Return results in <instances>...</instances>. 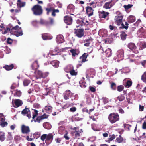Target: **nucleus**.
<instances>
[{
  "label": "nucleus",
  "instance_id": "nucleus-9",
  "mask_svg": "<svg viewBox=\"0 0 146 146\" xmlns=\"http://www.w3.org/2000/svg\"><path fill=\"white\" fill-rule=\"evenodd\" d=\"M21 132L23 134H28L30 132V129L28 126L23 124L21 126Z\"/></svg>",
  "mask_w": 146,
  "mask_h": 146
},
{
  "label": "nucleus",
  "instance_id": "nucleus-37",
  "mask_svg": "<svg viewBox=\"0 0 146 146\" xmlns=\"http://www.w3.org/2000/svg\"><path fill=\"white\" fill-rule=\"evenodd\" d=\"M141 80L144 83H146V71L142 75Z\"/></svg>",
  "mask_w": 146,
  "mask_h": 146
},
{
  "label": "nucleus",
  "instance_id": "nucleus-14",
  "mask_svg": "<svg viewBox=\"0 0 146 146\" xmlns=\"http://www.w3.org/2000/svg\"><path fill=\"white\" fill-rule=\"evenodd\" d=\"M48 115L46 114H44L43 115L41 116L37 117L36 119H35L34 120L35 122L40 123L42 120L44 119H46L48 118Z\"/></svg>",
  "mask_w": 146,
  "mask_h": 146
},
{
  "label": "nucleus",
  "instance_id": "nucleus-11",
  "mask_svg": "<svg viewBox=\"0 0 146 146\" xmlns=\"http://www.w3.org/2000/svg\"><path fill=\"white\" fill-rule=\"evenodd\" d=\"M72 94L69 90H66L63 94L64 99L67 100L72 96Z\"/></svg>",
  "mask_w": 146,
  "mask_h": 146
},
{
  "label": "nucleus",
  "instance_id": "nucleus-44",
  "mask_svg": "<svg viewBox=\"0 0 146 146\" xmlns=\"http://www.w3.org/2000/svg\"><path fill=\"white\" fill-rule=\"evenodd\" d=\"M23 34V33L22 32V30H19V32L17 31L16 33L15 34V35L17 36L18 37L19 36H21Z\"/></svg>",
  "mask_w": 146,
  "mask_h": 146
},
{
  "label": "nucleus",
  "instance_id": "nucleus-50",
  "mask_svg": "<svg viewBox=\"0 0 146 146\" xmlns=\"http://www.w3.org/2000/svg\"><path fill=\"white\" fill-rule=\"evenodd\" d=\"M5 120L4 115L2 113H0V121L3 122Z\"/></svg>",
  "mask_w": 146,
  "mask_h": 146
},
{
  "label": "nucleus",
  "instance_id": "nucleus-47",
  "mask_svg": "<svg viewBox=\"0 0 146 146\" xmlns=\"http://www.w3.org/2000/svg\"><path fill=\"white\" fill-rule=\"evenodd\" d=\"M77 22L78 23H79L80 25H79V26H82L83 25H86V23L84 22L83 21H80L79 20H77Z\"/></svg>",
  "mask_w": 146,
  "mask_h": 146
},
{
  "label": "nucleus",
  "instance_id": "nucleus-34",
  "mask_svg": "<svg viewBox=\"0 0 146 146\" xmlns=\"http://www.w3.org/2000/svg\"><path fill=\"white\" fill-rule=\"evenodd\" d=\"M49 34L47 33H45L42 34V37L44 40H47L49 39Z\"/></svg>",
  "mask_w": 146,
  "mask_h": 146
},
{
  "label": "nucleus",
  "instance_id": "nucleus-31",
  "mask_svg": "<svg viewBox=\"0 0 146 146\" xmlns=\"http://www.w3.org/2000/svg\"><path fill=\"white\" fill-rule=\"evenodd\" d=\"M50 64L52 65L55 68L58 67L59 66L58 62L56 60L52 61L50 62Z\"/></svg>",
  "mask_w": 146,
  "mask_h": 146
},
{
  "label": "nucleus",
  "instance_id": "nucleus-57",
  "mask_svg": "<svg viewBox=\"0 0 146 146\" xmlns=\"http://www.w3.org/2000/svg\"><path fill=\"white\" fill-rule=\"evenodd\" d=\"M16 92L15 94L16 96H17L19 97L21 96V92L20 90H18L17 89L16 90Z\"/></svg>",
  "mask_w": 146,
  "mask_h": 146
},
{
  "label": "nucleus",
  "instance_id": "nucleus-55",
  "mask_svg": "<svg viewBox=\"0 0 146 146\" xmlns=\"http://www.w3.org/2000/svg\"><path fill=\"white\" fill-rule=\"evenodd\" d=\"M5 27V25L3 24H1L0 25V31L3 32Z\"/></svg>",
  "mask_w": 146,
  "mask_h": 146
},
{
  "label": "nucleus",
  "instance_id": "nucleus-53",
  "mask_svg": "<svg viewBox=\"0 0 146 146\" xmlns=\"http://www.w3.org/2000/svg\"><path fill=\"white\" fill-rule=\"evenodd\" d=\"M111 88L112 90H115L116 89V84L114 82H112L111 84Z\"/></svg>",
  "mask_w": 146,
  "mask_h": 146
},
{
  "label": "nucleus",
  "instance_id": "nucleus-45",
  "mask_svg": "<svg viewBox=\"0 0 146 146\" xmlns=\"http://www.w3.org/2000/svg\"><path fill=\"white\" fill-rule=\"evenodd\" d=\"M40 23L41 24L43 25L46 26H48V21L41 19L40 21Z\"/></svg>",
  "mask_w": 146,
  "mask_h": 146
},
{
  "label": "nucleus",
  "instance_id": "nucleus-51",
  "mask_svg": "<svg viewBox=\"0 0 146 146\" xmlns=\"http://www.w3.org/2000/svg\"><path fill=\"white\" fill-rule=\"evenodd\" d=\"M133 6V5L131 4H128L127 5H124V7L126 10H127L131 8Z\"/></svg>",
  "mask_w": 146,
  "mask_h": 146
},
{
  "label": "nucleus",
  "instance_id": "nucleus-43",
  "mask_svg": "<svg viewBox=\"0 0 146 146\" xmlns=\"http://www.w3.org/2000/svg\"><path fill=\"white\" fill-rule=\"evenodd\" d=\"M116 141L119 143H121L123 141V138L120 135L118 137L116 138Z\"/></svg>",
  "mask_w": 146,
  "mask_h": 146
},
{
  "label": "nucleus",
  "instance_id": "nucleus-15",
  "mask_svg": "<svg viewBox=\"0 0 146 146\" xmlns=\"http://www.w3.org/2000/svg\"><path fill=\"white\" fill-rule=\"evenodd\" d=\"M23 102L20 99H15L14 100V104L13 105L15 108H17L22 105Z\"/></svg>",
  "mask_w": 146,
  "mask_h": 146
},
{
  "label": "nucleus",
  "instance_id": "nucleus-17",
  "mask_svg": "<svg viewBox=\"0 0 146 146\" xmlns=\"http://www.w3.org/2000/svg\"><path fill=\"white\" fill-rule=\"evenodd\" d=\"M94 10L90 6H87L86 7V13L88 17L91 16L93 14Z\"/></svg>",
  "mask_w": 146,
  "mask_h": 146
},
{
  "label": "nucleus",
  "instance_id": "nucleus-60",
  "mask_svg": "<svg viewBox=\"0 0 146 146\" xmlns=\"http://www.w3.org/2000/svg\"><path fill=\"white\" fill-rule=\"evenodd\" d=\"M47 137V134H44L41 137V139L42 141H44L45 139H46Z\"/></svg>",
  "mask_w": 146,
  "mask_h": 146
},
{
  "label": "nucleus",
  "instance_id": "nucleus-23",
  "mask_svg": "<svg viewBox=\"0 0 146 146\" xmlns=\"http://www.w3.org/2000/svg\"><path fill=\"white\" fill-rule=\"evenodd\" d=\"M73 68V67L72 65H68L64 68V70L66 72L68 73L70 72Z\"/></svg>",
  "mask_w": 146,
  "mask_h": 146
},
{
  "label": "nucleus",
  "instance_id": "nucleus-4",
  "mask_svg": "<svg viewBox=\"0 0 146 146\" xmlns=\"http://www.w3.org/2000/svg\"><path fill=\"white\" fill-rule=\"evenodd\" d=\"M35 77L37 79H41V78H45L48 77L49 74V72H46L43 73L42 71L40 70H36L35 72Z\"/></svg>",
  "mask_w": 146,
  "mask_h": 146
},
{
  "label": "nucleus",
  "instance_id": "nucleus-56",
  "mask_svg": "<svg viewBox=\"0 0 146 146\" xmlns=\"http://www.w3.org/2000/svg\"><path fill=\"white\" fill-rule=\"evenodd\" d=\"M33 107L35 108H39L40 107V106L37 103H35L33 104Z\"/></svg>",
  "mask_w": 146,
  "mask_h": 146
},
{
  "label": "nucleus",
  "instance_id": "nucleus-22",
  "mask_svg": "<svg viewBox=\"0 0 146 146\" xmlns=\"http://www.w3.org/2000/svg\"><path fill=\"white\" fill-rule=\"evenodd\" d=\"M14 67V65L13 64H11L9 65H5L3 67V68L9 71L11 70Z\"/></svg>",
  "mask_w": 146,
  "mask_h": 146
},
{
  "label": "nucleus",
  "instance_id": "nucleus-52",
  "mask_svg": "<svg viewBox=\"0 0 146 146\" xmlns=\"http://www.w3.org/2000/svg\"><path fill=\"white\" fill-rule=\"evenodd\" d=\"M40 133L39 132H36L34 133L33 134V136L34 138L37 139L40 137Z\"/></svg>",
  "mask_w": 146,
  "mask_h": 146
},
{
  "label": "nucleus",
  "instance_id": "nucleus-30",
  "mask_svg": "<svg viewBox=\"0 0 146 146\" xmlns=\"http://www.w3.org/2000/svg\"><path fill=\"white\" fill-rule=\"evenodd\" d=\"M70 52L72 53V57H74L76 55H78V53L77 52V51L76 49H71L70 50Z\"/></svg>",
  "mask_w": 146,
  "mask_h": 146
},
{
  "label": "nucleus",
  "instance_id": "nucleus-24",
  "mask_svg": "<svg viewBox=\"0 0 146 146\" xmlns=\"http://www.w3.org/2000/svg\"><path fill=\"white\" fill-rule=\"evenodd\" d=\"M128 22L129 23L134 22L135 20V18L134 16H130L127 19Z\"/></svg>",
  "mask_w": 146,
  "mask_h": 146
},
{
  "label": "nucleus",
  "instance_id": "nucleus-3",
  "mask_svg": "<svg viewBox=\"0 0 146 146\" xmlns=\"http://www.w3.org/2000/svg\"><path fill=\"white\" fill-rule=\"evenodd\" d=\"M34 14L36 15H40L43 13V9L42 6L38 5L34 6L31 9Z\"/></svg>",
  "mask_w": 146,
  "mask_h": 146
},
{
  "label": "nucleus",
  "instance_id": "nucleus-16",
  "mask_svg": "<svg viewBox=\"0 0 146 146\" xmlns=\"http://www.w3.org/2000/svg\"><path fill=\"white\" fill-rule=\"evenodd\" d=\"M113 1L112 0H111L109 2L105 3L103 6V7L106 9H110L114 5V4L112 3Z\"/></svg>",
  "mask_w": 146,
  "mask_h": 146
},
{
  "label": "nucleus",
  "instance_id": "nucleus-64",
  "mask_svg": "<svg viewBox=\"0 0 146 146\" xmlns=\"http://www.w3.org/2000/svg\"><path fill=\"white\" fill-rule=\"evenodd\" d=\"M76 110V109L75 107H73L70 108V112H74Z\"/></svg>",
  "mask_w": 146,
  "mask_h": 146
},
{
  "label": "nucleus",
  "instance_id": "nucleus-38",
  "mask_svg": "<svg viewBox=\"0 0 146 146\" xmlns=\"http://www.w3.org/2000/svg\"><path fill=\"white\" fill-rule=\"evenodd\" d=\"M59 12V10H58V9H56L54 8L52 13L51 15L52 16L55 17L56 16V13H58Z\"/></svg>",
  "mask_w": 146,
  "mask_h": 146
},
{
  "label": "nucleus",
  "instance_id": "nucleus-46",
  "mask_svg": "<svg viewBox=\"0 0 146 146\" xmlns=\"http://www.w3.org/2000/svg\"><path fill=\"white\" fill-rule=\"evenodd\" d=\"M10 28L7 26L6 27V28L5 27L3 31L2 32V33L3 34H6L9 31H10Z\"/></svg>",
  "mask_w": 146,
  "mask_h": 146
},
{
  "label": "nucleus",
  "instance_id": "nucleus-58",
  "mask_svg": "<svg viewBox=\"0 0 146 146\" xmlns=\"http://www.w3.org/2000/svg\"><path fill=\"white\" fill-rule=\"evenodd\" d=\"M89 88L90 91L92 92H94L96 91V88L93 86H90Z\"/></svg>",
  "mask_w": 146,
  "mask_h": 146
},
{
  "label": "nucleus",
  "instance_id": "nucleus-27",
  "mask_svg": "<svg viewBox=\"0 0 146 146\" xmlns=\"http://www.w3.org/2000/svg\"><path fill=\"white\" fill-rule=\"evenodd\" d=\"M43 126L44 128L48 129H50L51 128V125L48 122L44 123Z\"/></svg>",
  "mask_w": 146,
  "mask_h": 146
},
{
  "label": "nucleus",
  "instance_id": "nucleus-33",
  "mask_svg": "<svg viewBox=\"0 0 146 146\" xmlns=\"http://www.w3.org/2000/svg\"><path fill=\"white\" fill-rule=\"evenodd\" d=\"M53 135L52 133H49L47 135L46 140L52 141L53 139Z\"/></svg>",
  "mask_w": 146,
  "mask_h": 146
},
{
  "label": "nucleus",
  "instance_id": "nucleus-20",
  "mask_svg": "<svg viewBox=\"0 0 146 146\" xmlns=\"http://www.w3.org/2000/svg\"><path fill=\"white\" fill-rule=\"evenodd\" d=\"M54 7L51 6L50 4H48L47 7L45 8V9L46 11V14L48 15L50 12H52Z\"/></svg>",
  "mask_w": 146,
  "mask_h": 146
},
{
  "label": "nucleus",
  "instance_id": "nucleus-13",
  "mask_svg": "<svg viewBox=\"0 0 146 146\" xmlns=\"http://www.w3.org/2000/svg\"><path fill=\"white\" fill-rule=\"evenodd\" d=\"M124 52L123 50L120 49L118 50L117 53V58L120 60H122L124 57Z\"/></svg>",
  "mask_w": 146,
  "mask_h": 146
},
{
  "label": "nucleus",
  "instance_id": "nucleus-39",
  "mask_svg": "<svg viewBox=\"0 0 146 146\" xmlns=\"http://www.w3.org/2000/svg\"><path fill=\"white\" fill-rule=\"evenodd\" d=\"M132 82L131 80H127L126 82L125 86L126 88H129L132 85Z\"/></svg>",
  "mask_w": 146,
  "mask_h": 146
},
{
  "label": "nucleus",
  "instance_id": "nucleus-61",
  "mask_svg": "<svg viewBox=\"0 0 146 146\" xmlns=\"http://www.w3.org/2000/svg\"><path fill=\"white\" fill-rule=\"evenodd\" d=\"M141 63L142 65L144 67H146V60H143L141 62Z\"/></svg>",
  "mask_w": 146,
  "mask_h": 146
},
{
  "label": "nucleus",
  "instance_id": "nucleus-54",
  "mask_svg": "<svg viewBox=\"0 0 146 146\" xmlns=\"http://www.w3.org/2000/svg\"><path fill=\"white\" fill-rule=\"evenodd\" d=\"M70 74L72 76H76L77 75V72H75L74 68L70 72Z\"/></svg>",
  "mask_w": 146,
  "mask_h": 146
},
{
  "label": "nucleus",
  "instance_id": "nucleus-18",
  "mask_svg": "<svg viewBox=\"0 0 146 146\" xmlns=\"http://www.w3.org/2000/svg\"><path fill=\"white\" fill-rule=\"evenodd\" d=\"M127 47L131 50L133 51L137 48L135 44L133 42H130L127 44Z\"/></svg>",
  "mask_w": 146,
  "mask_h": 146
},
{
  "label": "nucleus",
  "instance_id": "nucleus-2",
  "mask_svg": "<svg viewBox=\"0 0 146 146\" xmlns=\"http://www.w3.org/2000/svg\"><path fill=\"white\" fill-rule=\"evenodd\" d=\"M116 13L117 15L115 17V23L118 26L121 25L122 24H123V15L119 11H117Z\"/></svg>",
  "mask_w": 146,
  "mask_h": 146
},
{
  "label": "nucleus",
  "instance_id": "nucleus-5",
  "mask_svg": "<svg viewBox=\"0 0 146 146\" xmlns=\"http://www.w3.org/2000/svg\"><path fill=\"white\" fill-rule=\"evenodd\" d=\"M99 18L100 19H106V20L109 19V15L110 13L108 12H106L103 10L100 11L98 12Z\"/></svg>",
  "mask_w": 146,
  "mask_h": 146
},
{
  "label": "nucleus",
  "instance_id": "nucleus-7",
  "mask_svg": "<svg viewBox=\"0 0 146 146\" xmlns=\"http://www.w3.org/2000/svg\"><path fill=\"white\" fill-rule=\"evenodd\" d=\"M72 131L71 133L72 135L75 136L76 138L79 137L80 136V133H81L79 130V128L78 127H74L72 129Z\"/></svg>",
  "mask_w": 146,
  "mask_h": 146
},
{
  "label": "nucleus",
  "instance_id": "nucleus-21",
  "mask_svg": "<svg viewBox=\"0 0 146 146\" xmlns=\"http://www.w3.org/2000/svg\"><path fill=\"white\" fill-rule=\"evenodd\" d=\"M39 66V65L38 61L35 60L31 65L32 69L33 70H36L38 68Z\"/></svg>",
  "mask_w": 146,
  "mask_h": 146
},
{
  "label": "nucleus",
  "instance_id": "nucleus-1",
  "mask_svg": "<svg viewBox=\"0 0 146 146\" xmlns=\"http://www.w3.org/2000/svg\"><path fill=\"white\" fill-rule=\"evenodd\" d=\"M108 119L111 124H114L119 121L120 117L118 113H112L109 115Z\"/></svg>",
  "mask_w": 146,
  "mask_h": 146
},
{
  "label": "nucleus",
  "instance_id": "nucleus-12",
  "mask_svg": "<svg viewBox=\"0 0 146 146\" xmlns=\"http://www.w3.org/2000/svg\"><path fill=\"white\" fill-rule=\"evenodd\" d=\"M64 20L65 23L68 25H71L72 22V19L71 17L66 16L64 17Z\"/></svg>",
  "mask_w": 146,
  "mask_h": 146
},
{
  "label": "nucleus",
  "instance_id": "nucleus-40",
  "mask_svg": "<svg viewBox=\"0 0 146 146\" xmlns=\"http://www.w3.org/2000/svg\"><path fill=\"white\" fill-rule=\"evenodd\" d=\"M117 99L119 101L121 102L125 100V97L123 94H121L117 97Z\"/></svg>",
  "mask_w": 146,
  "mask_h": 146
},
{
  "label": "nucleus",
  "instance_id": "nucleus-59",
  "mask_svg": "<svg viewBox=\"0 0 146 146\" xmlns=\"http://www.w3.org/2000/svg\"><path fill=\"white\" fill-rule=\"evenodd\" d=\"M103 102L104 104H106L109 102L108 98L106 97H103L102 98Z\"/></svg>",
  "mask_w": 146,
  "mask_h": 146
},
{
  "label": "nucleus",
  "instance_id": "nucleus-6",
  "mask_svg": "<svg viewBox=\"0 0 146 146\" xmlns=\"http://www.w3.org/2000/svg\"><path fill=\"white\" fill-rule=\"evenodd\" d=\"M74 33L78 38L83 37L84 35V29H75Z\"/></svg>",
  "mask_w": 146,
  "mask_h": 146
},
{
  "label": "nucleus",
  "instance_id": "nucleus-19",
  "mask_svg": "<svg viewBox=\"0 0 146 146\" xmlns=\"http://www.w3.org/2000/svg\"><path fill=\"white\" fill-rule=\"evenodd\" d=\"M56 41L58 43H62L64 42V38L62 35H59L57 36L56 38Z\"/></svg>",
  "mask_w": 146,
  "mask_h": 146
},
{
  "label": "nucleus",
  "instance_id": "nucleus-41",
  "mask_svg": "<svg viewBox=\"0 0 146 146\" xmlns=\"http://www.w3.org/2000/svg\"><path fill=\"white\" fill-rule=\"evenodd\" d=\"M125 25L123 23V24H122L121 25V26L120 27V28L123 29H125L126 30L128 28L129 24L127 22H125Z\"/></svg>",
  "mask_w": 146,
  "mask_h": 146
},
{
  "label": "nucleus",
  "instance_id": "nucleus-49",
  "mask_svg": "<svg viewBox=\"0 0 146 146\" xmlns=\"http://www.w3.org/2000/svg\"><path fill=\"white\" fill-rule=\"evenodd\" d=\"M34 113L33 115L32 118L33 119H34L35 117H36L38 115V111L37 110H34Z\"/></svg>",
  "mask_w": 146,
  "mask_h": 146
},
{
  "label": "nucleus",
  "instance_id": "nucleus-26",
  "mask_svg": "<svg viewBox=\"0 0 146 146\" xmlns=\"http://www.w3.org/2000/svg\"><path fill=\"white\" fill-rule=\"evenodd\" d=\"M17 3V6L20 8L24 6L25 4V2H22L21 0H18Z\"/></svg>",
  "mask_w": 146,
  "mask_h": 146
},
{
  "label": "nucleus",
  "instance_id": "nucleus-29",
  "mask_svg": "<svg viewBox=\"0 0 146 146\" xmlns=\"http://www.w3.org/2000/svg\"><path fill=\"white\" fill-rule=\"evenodd\" d=\"M121 34L120 35V37L121 38V39L123 40H125L127 36V35L125 33V32L124 31H122L121 32Z\"/></svg>",
  "mask_w": 146,
  "mask_h": 146
},
{
  "label": "nucleus",
  "instance_id": "nucleus-48",
  "mask_svg": "<svg viewBox=\"0 0 146 146\" xmlns=\"http://www.w3.org/2000/svg\"><path fill=\"white\" fill-rule=\"evenodd\" d=\"M124 88L123 86L122 85L118 86L117 87V90L119 92H121L123 90Z\"/></svg>",
  "mask_w": 146,
  "mask_h": 146
},
{
  "label": "nucleus",
  "instance_id": "nucleus-25",
  "mask_svg": "<svg viewBox=\"0 0 146 146\" xmlns=\"http://www.w3.org/2000/svg\"><path fill=\"white\" fill-rule=\"evenodd\" d=\"M105 53L106 55V56L108 57H110L112 54V50L110 48L107 49L105 51Z\"/></svg>",
  "mask_w": 146,
  "mask_h": 146
},
{
  "label": "nucleus",
  "instance_id": "nucleus-42",
  "mask_svg": "<svg viewBox=\"0 0 146 146\" xmlns=\"http://www.w3.org/2000/svg\"><path fill=\"white\" fill-rule=\"evenodd\" d=\"M49 19L50 21H48V26L53 25L54 23V20L53 18L50 17Z\"/></svg>",
  "mask_w": 146,
  "mask_h": 146
},
{
  "label": "nucleus",
  "instance_id": "nucleus-63",
  "mask_svg": "<svg viewBox=\"0 0 146 146\" xmlns=\"http://www.w3.org/2000/svg\"><path fill=\"white\" fill-rule=\"evenodd\" d=\"M8 123L6 122H2L1 123V125L2 127H4L7 125Z\"/></svg>",
  "mask_w": 146,
  "mask_h": 146
},
{
  "label": "nucleus",
  "instance_id": "nucleus-10",
  "mask_svg": "<svg viewBox=\"0 0 146 146\" xmlns=\"http://www.w3.org/2000/svg\"><path fill=\"white\" fill-rule=\"evenodd\" d=\"M75 7L72 4H70L68 5L67 7L66 13L67 14H69L70 15H74L73 14L74 12Z\"/></svg>",
  "mask_w": 146,
  "mask_h": 146
},
{
  "label": "nucleus",
  "instance_id": "nucleus-32",
  "mask_svg": "<svg viewBox=\"0 0 146 146\" xmlns=\"http://www.w3.org/2000/svg\"><path fill=\"white\" fill-rule=\"evenodd\" d=\"M45 110L47 113H50L52 111V107L50 106H46Z\"/></svg>",
  "mask_w": 146,
  "mask_h": 146
},
{
  "label": "nucleus",
  "instance_id": "nucleus-28",
  "mask_svg": "<svg viewBox=\"0 0 146 146\" xmlns=\"http://www.w3.org/2000/svg\"><path fill=\"white\" fill-rule=\"evenodd\" d=\"M30 113V111L29 109V108H27L26 106L25 108L22 111H21V114L25 115L26 114H27L28 113Z\"/></svg>",
  "mask_w": 146,
  "mask_h": 146
},
{
  "label": "nucleus",
  "instance_id": "nucleus-36",
  "mask_svg": "<svg viewBox=\"0 0 146 146\" xmlns=\"http://www.w3.org/2000/svg\"><path fill=\"white\" fill-rule=\"evenodd\" d=\"M30 80L27 79H25L23 81V84L24 86H27L30 83Z\"/></svg>",
  "mask_w": 146,
  "mask_h": 146
},
{
  "label": "nucleus",
  "instance_id": "nucleus-62",
  "mask_svg": "<svg viewBox=\"0 0 146 146\" xmlns=\"http://www.w3.org/2000/svg\"><path fill=\"white\" fill-rule=\"evenodd\" d=\"M7 42L8 44H11L13 42V40L10 38H8L7 39Z\"/></svg>",
  "mask_w": 146,
  "mask_h": 146
},
{
  "label": "nucleus",
  "instance_id": "nucleus-8",
  "mask_svg": "<svg viewBox=\"0 0 146 146\" xmlns=\"http://www.w3.org/2000/svg\"><path fill=\"white\" fill-rule=\"evenodd\" d=\"M88 56V54L84 53L80 57L79 60L78 61L80 63L78 64L79 66H81L82 64L87 61L86 58Z\"/></svg>",
  "mask_w": 146,
  "mask_h": 146
},
{
  "label": "nucleus",
  "instance_id": "nucleus-35",
  "mask_svg": "<svg viewBox=\"0 0 146 146\" xmlns=\"http://www.w3.org/2000/svg\"><path fill=\"white\" fill-rule=\"evenodd\" d=\"M5 139V133H4L0 131V140L1 141H4Z\"/></svg>",
  "mask_w": 146,
  "mask_h": 146
}]
</instances>
